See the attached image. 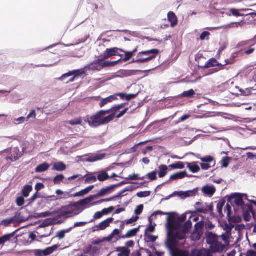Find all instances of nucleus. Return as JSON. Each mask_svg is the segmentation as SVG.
I'll use <instances>...</instances> for the list:
<instances>
[{"mask_svg":"<svg viewBox=\"0 0 256 256\" xmlns=\"http://www.w3.org/2000/svg\"><path fill=\"white\" fill-rule=\"evenodd\" d=\"M110 112L106 110H100L92 116H87L84 118V121L87 122L92 128H97L100 126L106 125L114 118V114H109Z\"/></svg>","mask_w":256,"mask_h":256,"instance_id":"f257e3e1","label":"nucleus"},{"mask_svg":"<svg viewBox=\"0 0 256 256\" xmlns=\"http://www.w3.org/2000/svg\"><path fill=\"white\" fill-rule=\"evenodd\" d=\"M80 200L73 203L72 204H70L63 208L61 210L58 212L59 217H70L71 214L74 216L82 212L78 207L80 206Z\"/></svg>","mask_w":256,"mask_h":256,"instance_id":"f03ea898","label":"nucleus"},{"mask_svg":"<svg viewBox=\"0 0 256 256\" xmlns=\"http://www.w3.org/2000/svg\"><path fill=\"white\" fill-rule=\"evenodd\" d=\"M178 244L172 234L170 236L169 232L167 234V238L164 244L166 247L170 251V256H176V247Z\"/></svg>","mask_w":256,"mask_h":256,"instance_id":"7ed1b4c3","label":"nucleus"},{"mask_svg":"<svg viewBox=\"0 0 256 256\" xmlns=\"http://www.w3.org/2000/svg\"><path fill=\"white\" fill-rule=\"evenodd\" d=\"M244 197L245 198L246 200H248L247 198L248 196L246 194H242L240 193H234L228 196V202H231L232 200L234 199V202L237 206H242V208H244Z\"/></svg>","mask_w":256,"mask_h":256,"instance_id":"20e7f679","label":"nucleus"},{"mask_svg":"<svg viewBox=\"0 0 256 256\" xmlns=\"http://www.w3.org/2000/svg\"><path fill=\"white\" fill-rule=\"evenodd\" d=\"M105 68V60L102 57L94 60L87 66L89 70L97 72L100 71Z\"/></svg>","mask_w":256,"mask_h":256,"instance_id":"39448f33","label":"nucleus"},{"mask_svg":"<svg viewBox=\"0 0 256 256\" xmlns=\"http://www.w3.org/2000/svg\"><path fill=\"white\" fill-rule=\"evenodd\" d=\"M204 223L203 222H200L194 226V230L192 234V239L193 240H200L204 234L203 228Z\"/></svg>","mask_w":256,"mask_h":256,"instance_id":"423d86ee","label":"nucleus"},{"mask_svg":"<svg viewBox=\"0 0 256 256\" xmlns=\"http://www.w3.org/2000/svg\"><path fill=\"white\" fill-rule=\"evenodd\" d=\"M194 206L196 212L204 214H208V212H212L214 210L212 203L210 204L205 203L204 204H203L200 202H197L195 204Z\"/></svg>","mask_w":256,"mask_h":256,"instance_id":"0eeeda50","label":"nucleus"},{"mask_svg":"<svg viewBox=\"0 0 256 256\" xmlns=\"http://www.w3.org/2000/svg\"><path fill=\"white\" fill-rule=\"evenodd\" d=\"M119 51L124 52V50L118 48H107L101 56V57H102L104 60H106V59L116 56H118L120 57H122V54H120L118 53Z\"/></svg>","mask_w":256,"mask_h":256,"instance_id":"6e6552de","label":"nucleus"},{"mask_svg":"<svg viewBox=\"0 0 256 256\" xmlns=\"http://www.w3.org/2000/svg\"><path fill=\"white\" fill-rule=\"evenodd\" d=\"M142 72L140 70H120L117 74L114 76V78H127L136 75L137 72Z\"/></svg>","mask_w":256,"mask_h":256,"instance_id":"1a4fd4ad","label":"nucleus"},{"mask_svg":"<svg viewBox=\"0 0 256 256\" xmlns=\"http://www.w3.org/2000/svg\"><path fill=\"white\" fill-rule=\"evenodd\" d=\"M76 72V71L75 70L70 72L63 74L60 78H59V80L64 82L66 83H68V82H72L76 78H79V76L74 75Z\"/></svg>","mask_w":256,"mask_h":256,"instance_id":"9d476101","label":"nucleus"},{"mask_svg":"<svg viewBox=\"0 0 256 256\" xmlns=\"http://www.w3.org/2000/svg\"><path fill=\"white\" fill-rule=\"evenodd\" d=\"M114 189L115 188L114 184H112L102 188L96 194H94V196L96 198L99 197H102L110 194L114 190Z\"/></svg>","mask_w":256,"mask_h":256,"instance_id":"9b49d317","label":"nucleus"},{"mask_svg":"<svg viewBox=\"0 0 256 256\" xmlns=\"http://www.w3.org/2000/svg\"><path fill=\"white\" fill-rule=\"evenodd\" d=\"M22 152L17 148H14L12 150L10 155L6 158V159L10 160L11 162H15L18 160L22 156Z\"/></svg>","mask_w":256,"mask_h":256,"instance_id":"f8f14e48","label":"nucleus"},{"mask_svg":"<svg viewBox=\"0 0 256 256\" xmlns=\"http://www.w3.org/2000/svg\"><path fill=\"white\" fill-rule=\"evenodd\" d=\"M160 50L158 49H152L148 50L142 51L138 53V57H142V56H154V58L159 54Z\"/></svg>","mask_w":256,"mask_h":256,"instance_id":"ddd939ff","label":"nucleus"},{"mask_svg":"<svg viewBox=\"0 0 256 256\" xmlns=\"http://www.w3.org/2000/svg\"><path fill=\"white\" fill-rule=\"evenodd\" d=\"M198 192V188H194L192 190H188L186 192H176V194L178 196L182 198H188L190 196H194Z\"/></svg>","mask_w":256,"mask_h":256,"instance_id":"4468645a","label":"nucleus"},{"mask_svg":"<svg viewBox=\"0 0 256 256\" xmlns=\"http://www.w3.org/2000/svg\"><path fill=\"white\" fill-rule=\"evenodd\" d=\"M188 232H186L182 228L180 230H178L176 232H174L172 234L176 242H178L179 240H184L186 238V234Z\"/></svg>","mask_w":256,"mask_h":256,"instance_id":"2eb2a0df","label":"nucleus"},{"mask_svg":"<svg viewBox=\"0 0 256 256\" xmlns=\"http://www.w3.org/2000/svg\"><path fill=\"white\" fill-rule=\"evenodd\" d=\"M118 99L117 95H112L105 98H102L100 100L99 106L100 108L104 107L106 104L110 103Z\"/></svg>","mask_w":256,"mask_h":256,"instance_id":"dca6fc26","label":"nucleus"},{"mask_svg":"<svg viewBox=\"0 0 256 256\" xmlns=\"http://www.w3.org/2000/svg\"><path fill=\"white\" fill-rule=\"evenodd\" d=\"M116 250L120 252L118 256H130V250L124 246H119L116 248Z\"/></svg>","mask_w":256,"mask_h":256,"instance_id":"f3484780","label":"nucleus"},{"mask_svg":"<svg viewBox=\"0 0 256 256\" xmlns=\"http://www.w3.org/2000/svg\"><path fill=\"white\" fill-rule=\"evenodd\" d=\"M202 192L204 194L212 196L214 194L216 188L213 186H206L202 188Z\"/></svg>","mask_w":256,"mask_h":256,"instance_id":"a211bd4d","label":"nucleus"},{"mask_svg":"<svg viewBox=\"0 0 256 256\" xmlns=\"http://www.w3.org/2000/svg\"><path fill=\"white\" fill-rule=\"evenodd\" d=\"M113 218H110L102 221L97 226L98 230H104L106 228L110 226V224L113 221Z\"/></svg>","mask_w":256,"mask_h":256,"instance_id":"6ab92c4d","label":"nucleus"},{"mask_svg":"<svg viewBox=\"0 0 256 256\" xmlns=\"http://www.w3.org/2000/svg\"><path fill=\"white\" fill-rule=\"evenodd\" d=\"M250 11H252V9H244L241 8L240 10H237L235 8H231L230 9V12L234 16L238 17V16H246L245 14H241L240 12H249Z\"/></svg>","mask_w":256,"mask_h":256,"instance_id":"aec40b11","label":"nucleus"},{"mask_svg":"<svg viewBox=\"0 0 256 256\" xmlns=\"http://www.w3.org/2000/svg\"><path fill=\"white\" fill-rule=\"evenodd\" d=\"M94 188V185L90 186L78 192L76 194H74L73 195H72V196H73L74 198L75 197H78V196H82L87 194H88L90 190H92Z\"/></svg>","mask_w":256,"mask_h":256,"instance_id":"412c9836","label":"nucleus"},{"mask_svg":"<svg viewBox=\"0 0 256 256\" xmlns=\"http://www.w3.org/2000/svg\"><path fill=\"white\" fill-rule=\"evenodd\" d=\"M217 235L212 232H208L206 234V242L208 244L212 245L217 239Z\"/></svg>","mask_w":256,"mask_h":256,"instance_id":"4be33fe9","label":"nucleus"},{"mask_svg":"<svg viewBox=\"0 0 256 256\" xmlns=\"http://www.w3.org/2000/svg\"><path fill=\"white\" fill-rule=\"evenodd\" d=\"M168 18L170 22L172 28L174 27L178 24V18L175 14L172 12H170L168 14Z\"/></svg>","mask_w":256,"mask_h":256,"instance_id":"5701e85b","label":"nucleus"},{"mask_svg":"<svg viewBox=\"0 0 256 256\" xmlns=\"http://www.w3.org/2000/svg\"><path fill=\"white\" fill-rule=\"evenodd\" d=\"M223 66V65L220 64L215 58H212L208 60L207 62L204 66H202V68H208L210 67L216 66Z\"/></svg>","mask_w":256,"mask_h":256,"instance_id":"b1692460","label":"nucleus"},{"mask_svg":"<svg viewBox=\"0 0 256 256\" xmlns=\"http://www.w3.org/2000/svg\"><path fill=\"white\" fill-rule=\"evenodd\" d=\"M187 168L192 173H196L200 170V167L198 165L196 162H192L191 163L186 162Z\"/></svg>","mask_w":256,"mask_h":256,"instance_id":"393cba45","label":"nucleus"},{"mask_svg":"<svg viewBox=\"0 0 256 256\" xmlns=\"http://www.w3.org/2000/svg\"><path fill=\"white\" fill-rule=\"evenodd\" d=\"M126 103H122L120 104L116 105L111 108L108 110L110 112L109 114H114V118L115 117L116 114L122 108H124Z\"/></svg>","mask_w":256,"mask_h":256,"instance_id":"a878e982","label":"nucleus"},{"mask_svg":"<svg viewBox=\"0 0 256 256\" xmlns=\"http://www.w3.org/2000/svg\"><path fill=\"white\" fill-rule=\"evenodd\" d=\"M66 168V165L63 162H60L54 164L52 170L58 172H62Z\"/></svg>","mask_w":256,"mask_h":256,"instance_id":"bb28decb","label":"nucleus"},{"mask_svg":"<svg viewBox=\"0 0 256 256\" xmlns=\"http://www.w3.org/2000/svg\"><path fill=\"white\" fill-rule=\"evenodd\" d=\"M186 176L187 172H186V171H182L176 172L170 176V179L168 181V182H169L170 180H176L178 179H182L186 177Z\"/></svg>","mask_w":256,"mask_h":256,"instance_id":"cd10ccee","label":"nucleus"},{"mask_svg":"<svg viewBox=\"0 0 256 256\" xmlns=\"http://www.w3.org/2000/svg\"><path fill=\"white\" fill-rule=\"evenodd\" d=\"M140 226L137 228L132 229L128 232L126 235L122 236L120 238L125 239L126 238H130L135 236L138 232L139 231Z\"/></svg>","mask_w":256,"mask_h":256,"instance_id":"c85d7f7f","label":"nucleus"},{"mask_svg":"<svg viewBox=\"0 0 256 256\" xmlns=\"http://www.w3.org/2000/svg\"><path fill=\"white\" fill-rule=\"evenodd\" d=\"M104 154H96L95 156H90L86 158V161L92 162L103 159L104 157Z\"/></svg>","mask_w":256,"mask_h":256,"instance_id":"c756f323","label":"nucleus"},{"mask_svg":"<svg viewBox=\"0 0 256 256\" xmlns=\"http://www.w3.org/2000/svg\"><path fill=\"white\" fill-rule=\"evenodd\" d=\"M50 166L47 162H44L42 164H39L36 168L35 171L36 172H42L48 170Z\"/></svg>","mask_w":256,"mask_h":256,"instance_id":"7c9ffc66","label":"nucleus"},{"mask_svg":"<svg viewBox=\"0 0 256 256\" xmlns=\"http://www.w3.org/2000/svg\"><path fill=\"white\" fill-rule=\"evenodd\" d=\"M97 179L100 182H104L109 179V176L106 170L99 172Z\"/></svg>","mask_w":256,"mask_h":256,"instance_id":"2f4dec72","label":"nucleus"},{"mask_svg":"<svg viewBox=\"0 0 256 256\" xmlns=\"http://www.w3.org/2000/svg\"><path fill=\"white\" fill-rule=\"evenodd\" d=\"M158 176L160 178H164L168 173V167L162 164L159 166Z\"/></svg>","mask_w":256,"mask_h":256,"instance_id":"473e14b6","label":"nucleus"},{"mask_svg":"<svg viewBox=\"0 0 256 256\" xmlns=\"http://www.w3.org/2000/svg\"><path fill=\"white\" fill-rule=\"evenodd\" d=\"M226 201L224 200H220L217 204L216 208L218 212L220 215V216L222 218L224 216V214H222V208L225 204Z\"/></svg>","mask_w":256,"mask_h":256,"instance_id":"72a5a7b5","label":"nucleus"},{"mask_svg":"<svg viewBox=\"0 0 256 256\" xmlns=\"http://www.w3.org/2000/svg\"><path fill=\"white\" fill-rule=\"evenodd\" d=\"M95 198H96L94 195H91L86 198L80 200V206H83L86 205L87 204L90 202L92 201Z\"/></svg>","mask_w":256,"mask_h":256,"instance_id":"f704fd0d","label":"nucleus"},{"mask_svg":"<svg viewBox=\"0 0 256 256\" xmlns=\"http://www.w3.org/2000/svg\"><path fill=\"white\" fill-rule=\"evenodd\" d=\"M17 231H18V230H16L14 232L10 234H6L1 236L0 238L2 240L3 244H4L6 242L8 241H9L14 236L16 232Z\"/></svg>","mask_w":256,"mask_h":256,"instance_id":"c9c22d12","label":"nucleus"},{"mask_svg":"<svg viewBox=\"0 0 256 256\" xmlns=\"http://www.w3.org/2000/svg\"><path fill=\"white\" fill-rule=\"evenodd\" d=\"M32 190V187L30 185H26L22 190L23 196L27 198L30 192Z\"/></svg>","mask_w":256,"mask_h":256,"instance_id":"e433bc0d","label":"nucleus"},{"mask_svg":"<svg viewBox=\"0 0 256 256\" xmlns=\"http://www.w3.org/2000/svg\"><path fill=\"white\" fill-rule=\"evenodd\" d=\"M195 94V92L194 90L191 89L188 91L184 92L182 94L178 96V97H186V98H192Z\"/></svg>","mask_w":256,"mask_h":256,"instance_id":"4c0bfd02","label":"nucleus"},{"mask_svg":"<svg viewBox=\"0 0 256 256\" xmlns=\"http://www.w3.org/2000/svg\"><path fill=\"white\" fill-rule=\"evenodd\" d=\"M172 169H182L184 168V163L182 162H178L169 166Z\"/></svg>","mask_w":256,"mask_h":256,"instance_id":"58836bf2","label":"nucleus"},{"mask_svg":"<svg viewBox=\"0 0 256 256\" xmlns=\"http://www.w3.org/2000/svg\"><path fill=\"white\" fill-rule=\"evenodd\" d=\"M14 218H16V221L19 222H25L28 220V218H26L22 216L21 212H17L15 215Z\"/></svg>","mask_w":256,"mask_h":256,"instance_id":"ea45409f","label":"nucleus"},{"mask_svg":"<svg viewBox=\"0 0 256 256\" xmlns=\"http://www.w3.org/2000/svg\"><path fill=\"white\" fill-rule=\"evenodd\" d=\"M192 222L190 220H188L187 222H186L184 226L182 227V229L184 230V231H185L186 232H189L190 230L192 228Z\"/></svg>","mask_w":256,"mask_h":256,"instance_id":"a19ab883","label":"nucleus"},{"mask_svg":"<svg viewBox=\"0 0 256 256\" xmlns=\"http://www.w3.org/2000/svg\"><path fill=\"white\" fill-rule=\"evenodd\" d=\"M122 58L119 59L118 60L112 61V62L105 60L106 67L107 68V67L114 66L116 64H118L122 62Z\"/></svg>","mask_w":256,"mask_h":256,"instance_id":"79ce46f5","label":"nucleus"},{"mask_svg":"<svg viewBox=\"0 0 256 256\" xmlns=\"http://www.w3.org/2000/svg\"><path fill=\"white\" fill-rule=\"evenodd\" d=\"M234 226L232 224H228L226 222L224 224V230L226 231L228 234H231V232L234 228Z\"/></svg>","mask_w":256,"mask_h":256,"instance_id":"37998d69","label":"nucleus"},{"mask_svg":"<svg viewBox=\"0 0 256 256\" xmlns=\"http://www.w3.org/2000/svg\"><path fill=\"white\" fill-rule=\"evenodd\" d=\"M153 214V216H156L159 215V214H160V215H167L168 214V216L167 218V220L168 222L170 221V218H173V216H171L170 213L164 212L160 210L156 211L154 212V214Z\"/></svg>","mask_w":256,"mask_h":256,"instance_id":"c03bdc74","label":"nucleus"},{"mask_svg":"<svg viewBox=\"0 0 256 256\" xmlns=\"http://www.w3.org/2000/svg\"><path fill=\"white\" fill-rule=\"evenodd\" d=\"M64 178V175H62V174L57 175L54 178V182L55 184H58L62 182Z\"/></svg>","mask_w":256,"mask_h":256,"instance_id":"a18cd8bd","label":"nucleus"},{"mask_svg":"<svg viewBox=\"0 0 256 256\" xmlns=\"http://www.w3.org/2000/svg\"><path fill=\"white\" fill-rule=\"evenodd\" d=\"M150 191L140 192L136 194V196L140 198L148 197L150 195Z\"/></svg>","mask_w":256,"mask_h":256,"instance_id":"49530a36","label":"nucleus"},{"mask_svg":"<svg viewBox=\"0 0 256 256\" xmlns=\"http://www.w3.org/2000/svg\"><path fill=\"white\" fill-rule=\"evenodd\" d=\"M231 158L228 156L223 158L222 160V168H227L228 166Z\"/></svg>","mask_w":256,"mask_h":256,"instance_id":"de8ad7c7","label":"nucleus"},{"mask_svg":"<svg viewBox=\"0 0 256 256\" xmlns=\"http://www.w3.org/2000/svg\"><path fill=\"white\" fill-rule=\"evenodd\" d=\"M41 198V194L38 192H36L28 200V204H30L33 202L36 199Z\"/></svg>","mask_w":256,"mask_h":256,"instance_id":"09e8293b","label":"nucleus"},{"mask_svg":"<svg viewBox=\"0 0 256 256\" xmlns=\"http://www.w3.org/2000/svg\"><path fill=\"white\" fill-rule=\"evenodd\" d=\"M245 24V22L243 21V20H242L240 22H232L230 24H229L228 25H226V26H224L226 28H233L234 26H232V25H235V26L236 28H238V27H242V26Z\"/></svg>","mask_w":256,"mask_h":256,"instance_id":"8fccbe9b","label":"nucleus"},{"mask_svg":"<svg viewBox=\"0 0 256 256\" xmlns=\"http://www.w3.org/2000/svg\"><path fill=\"white\" fill-rule=\"evenodd\" d=\"M145 177H148L150 180L152 181L156 180V171H153L151 172L148 174Z\"/></svg>","mask_w":256,"mask_h":256,"instance_id":"3c124183","label":"nucleus"},{"mask_svg":"<svg viewBox=\"0 0 256 256\" xmlns=\"http://www.w3.org/2000/svg\"><path fill=\"white\" fill-rule=\"evenodd\" d=\"M144 237L148 238L152 242H154L158 238L157 236H154L150 234H148L146 233V232H145Z\"/></svg>","mask_w":256,"mask_h":256,"instance_id":"603ef678","label":"nucleus"},{"mask_svg":"<svg viewBox=\"0 0 256 256\" xmlns=\"http://www.w3.org/2000/svg\"><path fill=\"white\" fill-rule=\"evenodd\" d=\"M200 160L202 162H204L209 163L214 161V158L212 156H207L202 158H200Z\"/></svg>","mask_w":256,"mask_h":256,"instance_id":"864d4df0","label":"nucleus"},{"mask_svg":"<svg viewBox=\"0 0 256 256\" xmlns=\"http://www.w3.org/2000/svg\"><path fill=\"white\" fill-rule=\"evenodd\" d=\"M94 222V220H90L89 222H77L74 223V224L72 226V227H74V228L76 227L83 226L84 225H86L88 223L92 222Z\"/></svg>","mask_w":256,"mask_h":256,"instance_id":"5fc2aeb1","label":"nucleus"},{"mask_svg":"<svg viewBox=\"0 0 256 256\" xmlns=\"http://www.w3.org/2000/svg\"><path fill=\"white\" fill-rule=\"evenodd\" d=\"M143 209L144 206L142 204L138 206L134 210V213L136 215V216L140 215L142 213Z\"/></svg>","mask_w":256,"mask_h":256,"instance_id":"6e6d98bb","label":"nucleus"},{"mask_svg":"<svg viewBox=\"0 0 256 256\" xmlns=\"http://www.w3.org/2000/svg\"><path fill=\"white\" fill-rule=\"evenodd\" d=\"M52 224V220L50 219H46L44 220L42 224L40 226V228H44L46 226H48Z\"/></svg>","mask_w":256,"mask_h":256,"instance_id":"4d7b16f0","label":"nucleus"},{"mask_svg":"<svg viewBox=\"0 0 256 256\" xmlns=\"http://www.w3.org/2000/svg\"><path fill=\"white\" fill-rule=\"evenodd\" d=\"M15 220L14 217L12 218H6L5 220H4L2 221V224H4L6 226H7L11 224H12Z\"/></svg>","mask_w":256,"mask_h":256,"instance_id":"13d9d810","label":"nucleus"},{"mask_svg":"<svg viewBox=\"0 0 256 256\" xmlns=\"http://www.w3.org/2000/svg\"><path fill=\"white\" fill-rule=\"evenodd\" d=\"M236 54H233L230 59L226 60L225 64H223V66H226L228 64H232L234 62V58L236 57Z\"/></svg>","mask_w":256,"mask_h":256,"instance_id":"bf43d9fd","label":"nucleus"},{"mask_svg":"<svg viewBox=\"0 0 256 256\" xmlns=\"http://www.w3.org/2000/svg\"><path fill=\"white\" fill-rule=\"evenodd\" d=\"M138 174H132V175H130L128 176V178H126V180H136L137 179H138V180H144V176L142 177V178H139L138 177Z\"/></svg>","mask_w":256,"mask_h":256,"instance_id":"052dcab7","label":"nucleus"},{"mask_svg":"<svg viewBox=\"0 0 256 256\" xmlns=\"http://www.w3.org/2000/svg\"><path fill=\"white\" fill-rule=\"evenodd\" d=\"M110 201H112V199L110 198H108L102 199V200H100L94 202L93 203H92L91 204V205L92 206L97 205V204H102V203L104 202H110Z\"/></svg>","mask_w":256,"mask_h":256,"instance_id":"680f3d73","label":"nucleus"},{"mask_svg":"<svg viewBox=\"0 0 256 256\" xmlns=\"http://www.w3.org/2000/svg\"><path fill=\"white\" fill-rule=\"evenodd\" d=\"M210 33L208 32H204L202 33L200 36V40H203L205 39L208 40V36L210 35Z\"/></svg>","mask_w":256,"mask_h":256,"instance_id":"e2e57ef3","label":"nucleus"},{"mask_svg":"<svg viewBox=\"0 0 256 256\" xmlns=\"http://www.w3.org/2000/svg\"><path fill=\"white\" fill-rule=\"evenodd\" d=\"M82 122L81 118H77L73 120H70L68 124L72 126L80 124Z\"/></svg>","mask_w":256,"mask_h":256,"instance_id":"0e129e2a","label":"nucleus"},{"mask_svg":"<svg viewBox=\"0 0 256 256\" xmlns=\"http://www.w3.org/2000/svg\"><path fill=\"white\" fill-rule=\"evenodd\" d=\"M138 218H139V217L138 216H133L130 219L126 220V224H132L133 222H136Z\"/></svg>","mask_w":256,"mask_h":256,"instance_id":"69168bd1","label":"nucleus"},{"mask_svg":"<svg viewBox=\"0 0 256 256\" xmlns=\"http://www.w3.org/2000/svg\"><path fill=\"white\" fill-rule=\"evenodd\" d=\"M24 202V198L22 196L18 197L16 200V204L19 206H22Z\"/></svg>","mask_w":256,"mask_h":256,"instance_id":"338daca9","label":"nucleus"},{"mask_svg":"<svg viewBox=\"0 0 256 256\" xmlns=\"http://www.w3.org/2000/svg\"><path fill=\"white\" fill-rule=\"evenodd\" d=\"M190 256H202V253L199 250L194 249L191 251Z\"/></svg>","mask_w":256,"mask_h":256,"instance_id":"774afa93","label":"nucleus"}]
</instances>
